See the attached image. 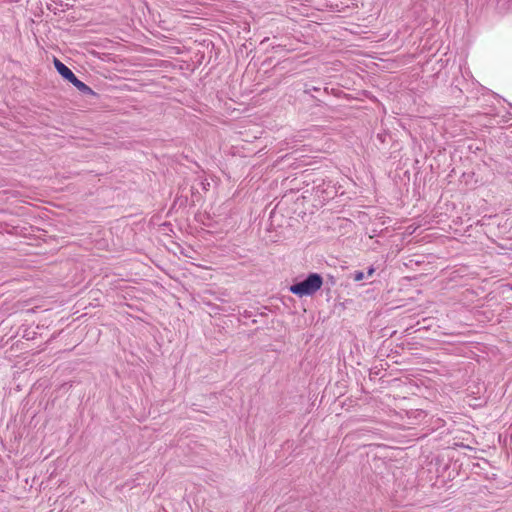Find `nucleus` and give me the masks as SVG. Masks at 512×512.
Masks as SVG:
<instances>
[{"label": "nucleus", "mask_w": 512, "mask_h": 512, "mask_svg": "<svg viewBox=\"0 0 512 512\" xmlns=\"http://www.w3.org/2000/svg\"><path fill=\"white\" fill-rule=\"evenodd\" d=\"M79 91L85 93V94H92V89L87 86L85 83L80 81L76 76L70 81Z\"/></svg>", "instance_id": "obj_3"}, {"label": "nucleus", "mask_w": 512, "mask_h": 512, "mask_svg": "<svg viewBox=\"0 0 512 512\" xmlns=\"http://www.w3.org/2000/svg\"><path fill=\"white\" fill-rule=\"evenodd\" d=\"M366 278V275L364 272H361V271H356L353 275V279L355 281H362L363 279Z\"/></svg>", "instance_id": "obj_4"}, {"label": "nucleus", "mask_w": 512, "mask_h": 512, "mask_svg": "<svg viewBox=\"0 0 512 512\" xmlns=\"http://www.w3.org/2000/svg\"><path fill=\"white\" fill-rule=\"evenodd\" d=\"M322 284V277L319 274L312 273L305 280L290 286V291L299 297L309 296L318 291Z\"/></svg>", "instance_id": "obj_1"}, {"label": "nucleus", "mask_w": 512, "mask_h": 512, "mask_svg": "<svg viewBox=\"0 0 512 512\" xmlns=\"http://www.w3.org/2000/svg\"><path fill=\"white\" fill-rule=\"evenodd\" d=\"M54 66L57 70V72L67 81H71L75 74L69 69L64 63H62L57 58L54 59Z\"/></svg>", "instance_id": "obj_2"}, {"label": "nucleus", "mask_w": 512, "mask_h": 512, "mask_svg": "<svg viewBox=\"0 0 512 512\" xmlns=\"http://www.w3.org/2000/svg\"><path fill=\"white\" fill-rule=\"evenodd\" d=\"M374 272H375V269H374L373 267H370V268L368 269L367 273L365 274V275H366V278H370V277H372V276H373V274H374Z\"/></svg>", "instance_id": "obj_5"}]
</instances>
